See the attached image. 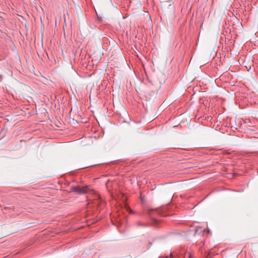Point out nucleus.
Wrapping results in <instances>:
<instances>
[{"instance_id":"obj_1","label":"nucleus","mask_w":258,"mask_h":258,"mask_svg":"<svg viewBox=\"0 0 258 258\" xmlns=\"http://www.w3.org/2000/svg\"><path fill=\"white\" fill-rule=\"evenodd\" d=\"M73 190L79 194H85L90 191L94 192L93 190H90L88 186L81 187L80 186H75L73 188Z\"/></svg>"},{"instance_id":"obj_2","label":"nucleus","mask_w":258,"mask_h":258,"mask_svg":"<svg viewBox=\"0 0 258 258\" xmlns=\"http://www.w3.org/2000/svg\"><path fill=\"white\" fill-rule=\"evenodd\" d=\"M148 214L150 217H153L154 215L160 214V210L158 209H150L148 212Z\"/></svg>"},{"instance_id":"obj_3","label":"nucleus","mask_w":258,"mask_h":258,"mask_svg":"<svg viewBox=\"0 0 258 258\" xmlns=\"http://www.w3.org/2000/svg\"><path fill=\"white\" fill-rule=\"evenodd\" d=\"M177 258H185L186 257V254H185V252L184 253L183 250H181L178 254L176 253Z\"/></svg>"},{"instance_id":"obj_4","label":"nucleus","mask_w":258,"mask_h":258,"mask_svg":"<svg viewBox=\"0 0 258 258\" xmlns=\"http://www.w3.org/2000/svg\"><path fill=\"white\" fill-rule=\"evenodd\" d=\"M244 123L246 124V127H249L252 126L251 120L249 119H246L244 120Z\"/></svg>"},{"instance_id":"obj_5","label":"nucleus","mask_w":258,"mask_h":258,"mask_svg":"<svg viewBox=\"0 0 258 258\" xmlns=\"http://www.w3.org/2000/svg\"><path fill=\"white\" fill-rule=\"evenodd\" d=\"M185 254H186V257L187 258H194V255L191 253L190 251H186Z\"/></svg>"},{"instance_id":"obj_6","label":"nucleus","mask_w":258,"mask_h":258,"mask_svg":"<svg viewBox=\"0 0 258 258\" xmlns=\"http://www.w3.org/2000/svg\"><path fill=\"white\" fill-rule=\"evenodd\" d=\"M125 208H126V210L130 213V214H134L135 213V212L132 210L129 206H128L127 205H126L125 206Z\"/></svg>"},{"instance_id":"obj_7","label":"nucleus","mask_w":258,"mask_h":258,"mask_svg":"<svg viewBox=\"0 0 258 258\" xmlns=\"http://www.w3.org/2000/svg\"><path fill=\"white\" fill-rule=\"evenodd\" d=\"M137 225H143V224H141V223L140 222H138Z\"/></svg>"},{"instance_id":"obj_8","label":"nucleus","mask_w":258,"mask_h":258,"mask_svg":"<svg viewBox=\"0 0 258 258\" xmlns=\"http://www.w3.org/2000/svg\"><path fill=\"white\" fill-rule=\"evenodd\" d=\"M46 55L48 57V54L46 52Z\"/></svg>"},{"instance_id":"obj_9","label":"nucleus","mask_w":258,"mask_h":258,"mask_svg":"<svg viewBox=\"0 0 258 258\" xmlns=\"http://www.w3.org/2000/svg\"><path fill=\"white\" fill-rule=\"evenodd\" d=\"M97 196L98 197V198L100 197L99 195H97Z\"/></svg>"}]
</instances>
